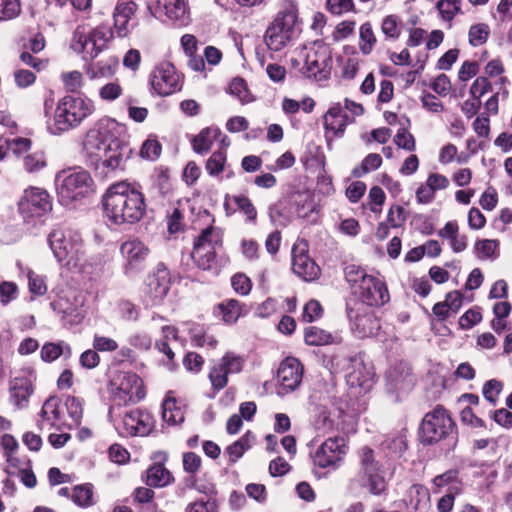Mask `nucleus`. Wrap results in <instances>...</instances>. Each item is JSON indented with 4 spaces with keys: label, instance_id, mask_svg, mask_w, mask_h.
I'll return each mask as SVG.
<instances>
[{
    "label": "nucleus",
    "instance_id": "f257e3e1",
    "mask_svg": "<svg viewBox=\"0 0 512 512\" xmlns=\"http://www.w3.org/2000/svg\"><path fill=\"white\" fill-rule=\"evenodd\" d=\"M105 218L115 225L134 224L146 211L143 193L127 182L112 184L102 199Z\"/></svg>",
    "mask_w": 512,
    "mask_h": 512
},
{
    "label": "nucleus",
    "instance_id": "f03ea898",
    "mask_svg": "<svg viewBox=\"0 0 512 512\" xmlns=\"http://www.w3.org/2000/svg\"><path fill=\"white\" fill-rule=\"evenodd\" d=\"M83 149L92 163H101L111 170L122 167L129 152L128 147L105 128L89 130Z\"/></svg>",
    "mask_w": 512,
    "mask_h": 512
},
{
    "label": "nucleus",
    "instance_id": "7ed1b4c3",
    "mask_svg": "<svg viewBox=\"0 0 512 512\" xmlns=\"http://www.w3.org/2000/svg\"><path fill=\"white\" fill-rule=\"evenodd\" d=\"M94 111L92 100L80 96H64L57 103L52 121L47 122V129L53 135H60L78 127Z\"/></svg>",
    "mask_w": 512,
    "mask_h": 512
},
{
    "label": "nucleus",
    "instance_id": "20e7f679",
    "mask_svg": "<svg viewBox=\"0 0 512 512\" xmlns=\"http://www.w3.org/2000/svg\"><path fill=\"white\" fill-rule=\"evenodd\" d=\"M297 11L294 6L280 11L267 27L264 42L273 52H279L291 44L299 35Z\"/></svg>",
    "mask_w": 512,
    "mask_h": 512
},
{
    "label": "nucleus",
    "instance_id": "39448f33",
    "mask_svg": "<svg viewBox=\"0 0 512 512\" xmlns=\"http://www.w3.org/2000/svg\"><path fill=\"white\" fill-rule=\"evenodd\" d=\"M55 185L59 202L69 206L92 191L93 180L87 171L68 169L56 175Z\"/></svg>",
    "mask_w": 512,
    "mask_h": 512
},
{
    "label": "nucleus",
    "instance_id": "423d86ee",
    "mask_svg": "<svg viewBox=\"0 0 512 512\" xmlns=\"http://www.w3.org/2000/svg\"><path fill=\"white\" fill-rule=\"evenodd\" d=\"M112 37L113 33L107 26H98L90 32L78 26L73 33L70 47L74 52L84 54L85 60L93 59L106 48Z\"/></svg>",
    "mask_w": 512,
    "mask_h": 512
},
{
    "label": "nucleus",
    "instance_id": "0eeeda50",
    "mask_svg": "<svg viewBox=\"0 0 512 512\" xmlns=\"http://www.w3.org/2000/svg\"><path fill=\"white\" fill-rule=\"evenodd\" d=\"M222 245L220 229L209 226L202 230L196 238L191 257L194 263L203 270L212 268L216 259V249Z\"/></svg>",
    "mask_w": 512,
    "mask_h": 512
},
{
    "label": "nucleus",
    "instance_id": "6e6552de",
    "mask_svg": "<svg viewBox=\"0 0 512 512\" xmlns=\"http://www.w3.org/2000/svg\"><path fill=\"white\" fill-rule=\"evenodd\" d=\"M48 244L58 262H70L77 259L82 240L78 233L58 227L48 235Z\"/></svg>",
    "mask_w": 512,
    "mask_h": 512
},
{
    "label": "nucleus",
    "instance_id": "1a4fd4ad",
    "mask_svg": "<svg viewBox=\"0 0 512 512\" xmlns=\"http://www.w3.org/2000/svg\"><path fill=\"white\" fill-rule=\"evenodd\" d=\"M331 69V47L323 42H315L306 54L305 64L302 68L303 74L308 78L321 81L329 77Z\"/></svg>",
    "mask_w": 512,
    "mask_h": 512
},
{
    "label": "nucleus",
    "instance_id": "9d476101",
    "mask_svg": "<svg viewBox=\"0 0 512 512\" xmlns=\"http://www.w3.org/2000/svg\"><path fill=\"white\" fill-rule=\"evenodd\" d=\"M111 385L114 401L118 405L137 403L145 397L143 382L135 373L119 372Z\"/></svg>",
    "mask_w": 512,
    "mask_h": 512
},
{
    "label": "nucleus",
    "instance_id": "9b49d317",
    "mask_svg": "<svg viewBox=\"0 0 512 512\" xmlns=\"http://www.w3.org/2000/svg\"><path fill=\"white\" fill-rule=\"evenodd\" d=\"M453 430V421L442 407L425 415L420 427V439L424 444H433L448 436Z\"/></svg>",
    "mask_w": 512,
    "mask_h": 512
},
{
    "label": "nucleus",
    "instance_id": "f8f14e48",
    "mask_svg": "<svg viewBox=\"0 0 512 512\" xmlns=\"http://www.w3.org/2000/svg\"><path fill=\"white\" fill-rule=\"evenodd\" d=\"M35 379V372L28 367L12 372L9 382V399L17 409L28 406L29 399L34 392Z\"/></svg>",
    "mask_w": 512,
    "mask_h": 512
},
{
    "label": "nucleus",
    "instance_id": "ddd939ff",
    "mask_svg": "<svg viewBox=\"0 0 512 512\" xmlns=\"http://www.w3.org/2000/svg\"><path fill=\"white\" fill-rule=\"evenodd\" d=\"M153 17L162 22H170L179 27L191 22L190 9L186 2H148L147 6Z\"/></svg>",
    "mask_w": 512,
    "mask_h": 512
},
{
    "label": "nucleus",
    "instance_id": "4468645a",
    "mask_svg": "<svg viewBox=\"0 0 512 512\" xmlns=\"http://www.w3.org/2000/svg\"><path fill=\"white\" fill-rule=\"evenodd\" d=\"M359 285L353 292L361 301L357 306H380L390 299L386 284L378 277L369 275Z\"/></svg>",
    "mask_w": 512,
    "mask_h": 512
},
{
    "label": "nucleus",
    "instance_id": "2eb2a0df",
    "mask_svg": "<svg viewBox=\"0 0 512 512\" xmlns=\"http://www.w3.org/2000/svg\"><path fill=\"white\" fill-rule=\"evenodd\" d=\"M347 314L351 322V330L359 338L375 336L380 329L377 317L364 305L356 308L348 307Z\"/></svg>",
    "mask_w": 512,
    "mask_h": 512
},
{
    "label": "nucleus",
    "instance_id": "dca6fc26",
    "mask_svg": "<svg viewBox=\"0 0 512 512\" xmlns=\"http://www.w3.org/2000/svg\"><path fill=\"white\" fill-rule=\"evenodd\" d=\"M151 86L160 96H168L181 89V78L169 62L160 63L151 74Z\"/></svg>",
    "mask_w": 512,
    "mask_h": 512
},
{
    "label": "nucleus",
    "instance_id": "f3484780",
    "mask_svg": "<svg viewBox=\"0 0 512 512\" xmlns=\"http://www.w3.org/2000/svg\"><path fill=\"white\" fill-rule=\"evenodd\" d=\"M346 454L345 440L342 437H330L316 450L313 461L320 468H336Z\"/></svg>",
    "mask_w": 512,
    "mask_h": 512
},
{
    "label": "nucleus",
    "instance_id": "a211bd4d",
    "mask_svg": "<svg viewBox=\"0 0 512 512\" xmlns=\"http://www.w3.org/2000/svg\"><path fill=\"white\" fill-rule=\"evenodd\" d=\"M52 208L49 194L37 187H32L24 192V196L19 202L20 212L27 217L42 216Z\"/></svg>",
    "mask_w": 512,
    "mask_h": 512
},
{
    "label": "nucleus",
    "instance_id": "6ab92c4d",
    "mask_svg": "<svg viewBox=\"0 0 512 512\" xmlns=\"http://www.w3.org/2000/svg\"><path fill=\"white\" fill-rule=\"evenodd\" d=\"M302 377V364L294 357H287L281 362L277 371L278 394L284 395L294 391L301 384Z\"/></svg>",
    "mask_w": 512,
    "mask_h": 512
},
{
    "label": "nucleus",
    "instance_id": "aec40b11",
    "mask_svg": "<svg viewBox=\"0 0 512 512\" xmlns=\"http://www.w3.org/2000/svg\"><path fill=\"white\" fill-rule=\"evenodd\" d=\"M154 427L151 414L141 409L126 413L123 417L122 434L126 436H146Z\"/></svg>",
    "mask_w": 512,
    "mask_h": 512
},
{
    "label": "nucleus",
    "instance_id": "412c9836",
    "mask_svg": "<svg viewBox=\"0 0 512 512\" xmlns=\"http://www.w3.org/2000/svg\"><path fill=\"white\" fill-rule=\"evenodd\" d=\"M305 242L298 243L292 249V269L305 281H312L320 274L319 266L308 256Z\"/></svg>",
    "mask_w": 512,
    "mask_h": 512
},
{
    "label": "nucleus",
    "instance_id": "4be33fe9",
    "mask_svg": "<svg viewBox=\"0 0 512 512\" xmlns=\"http://www.w3.org/2000/svg\"><path fill=\"white\" fill-rule=\"evenodd\" d=\"M362 470L371 493L380 495L386 490V481L378 463L374 461L373 450L364 447L362 449Z\"/></svg>",
    "mask_w": 512,
    "mask_h": 512
},
{
    "label": "nucleus",
    "instance_id": "5701e85b",
    "mask_svg": "<svg viewBox=\"0 0 512 512\" xmlns=\"http://www.w3.org/2000/svg\"><path fill=\"white\" fill-rule=\"evenodd\" d=\"M120 252L125 259V272L137 270L149 255V248L139 239H129L121 244Z\"/></svg>",
    "mask_w": 512,
    "mask_h": 512
},
{
    "label": "nucleus",
    "instance_id": "b1692460",
    "mask_svg": "<svg viewBox=\"0 0 512 512\" xmlns=\"http://www.w3.org/2000/svg\"><path fill=\"white\" fill-rule=\"evenodd\" d=\"M374 372L371 366L363 361L354 360L352 370L346 375V382L352 389L358 390L357 393L368 392L373 385Z\"/></svg>",
    "mask_w": 512,
    "mask_h": 512
},
{
    "label": "nucleus",
    "instance_id": "393cba45",
    "mask_svg": "<svg viewBox=\"0 0 512 512\" xmlns=\"http://www.w3.org/2000/svg\"><path fill=\"white\" fill-rule=\"evenodd\" d=\"M52 307L64 318L68 319L71 324H78L84 317L83 299L80 295L72 293L70 296L60 297L54 301Z\"/></svg>",
    "mask_w": 512,
    "mask_h": 512
},
{
    "label": "nucleus",
    "instance_id": "a878e982",
    "mask_svg": "<svg viewBox=\"0 0 512 512\" xmlns=\"http://www.w3.org/2000/svg\"><path fill=\"white\" fill-rule=\"evenodd\" d=\"M354 121L342 109L339 104L329 108L324 115V128L326 130V137L331 133L332 136H342L346 126Z\"/></svg>",
    "mask_w": 512,
    "mask_h": 512
},
{
    "label": "nucleus",
    "instance_id": "bb28decb",
    "mask_svg": "<svg viewBox=\"0 0 512 512\" xmlns=\"http://www.w3.org/2000/svg\"><path fill=\"white\" fill-rule=\"evenodd\" d=\"M148 293L155 303L160 302L170 289V276L165 267L159 266L157 271L148 277Z\"/></svg>",
    "mask_w": 512,
    "mask_h": 512
},
{
    "label": "nucleus",
    "instance_id": "cd10ccee",
    "mask_svg": "<svg viewBox=\"0 0 512 512\" xmlns=\"http://www.w3.org/2000/svg\"><path fill=\"white\" fill-rule=\"evenodd\" d=\"M136 11L135 2H119L114 11V26L119 37H125L130 32L132 15Z\"/></svg>",
    "mask_w": 512,
    "mask_h": 512
},
{
    "label": "nucleus",
    "instance_id": "c85d7f7f",
    "mask_svg": "<svg viewBox=\"0 0 512 512\" xmlns=\"http://www.w3.org/2000/svg\"><path fill=\"white\" fill-rule=\"evenodd\" d=\"M162 418L170 425L181 424L185 419L184 406L169 391L162 403Z\"/></svg>",
    "mask_w": 512,
    "mask_h": 512
},
{
    "label": "nucleus",
    "instance_id": "c756f323",
    "mask_svg": "<svg viewBox=\"0 0 512 512\" xmlns=\"http://www.w3.org/2000/svg\"><path fill=\"white\" fill-rule=\"evenodd\" d=\"M429 500V491L423 485L414 484L406 492L405 502L416 512H424L428 508Z\"/></svg>",
    "mask_w": 512,
    "mask_h": 512
},
{
    "label": "nucleus",
    "instance_id": "7c9ffc66",
    "mask_svg": "<svg viewBox=\"0 0 512 512\" xmlns=\"http://www.w3.org/2000/svg\"><path fill=\"white\" fill-rule=\"evenodd\" d=\"M221 135L222 133L217 127H207L203 129L193 138L192 146L194 151L198 154L207 153L211 149L214 141Z\"/></svg>",
    "mask_w": 512,
    "mask_h": 512
},
{
    "label": "nucleus",
    "instance_id": "2f4dec72",
    "mask_svg": "<svg viewBox=\"0 0 512 512\" xmlns=\"http://www.w3.org/2000/svg\"><path fill=\"white\" fill-rule=\"evenodd\" d=\"M218 309L222 315V320L228 324H234L239 317L247 313L245 306L236 299H227L221 302Z\"/></svg>",
    "mask_w": 512,
    "mask_h": 512
},
{
    "label": "nucleus",
    "instance_id": "473e14b6",
    "mask_svg": "<svg viewBox=\"0 0 512 512\" xmlns=\"http://www.w3.org/2000/svg\"><path fill=\"white\" fill-rule=\"evenodd\" d=\"M145 481L151 487H164L173 481V477L162 464H154L147 469Z\"/></svg>",
    "mask_w": 512,
    "mask_h": 512
},
{
    "label": "nucleus",
    "instance_id": "72a5a7b5",
    "mask_svg": "<svg viewBox=\"0 0 512 512\" xmlns=\"http://www.w3.org/2000/svg\"><path fill=\"white\" fill-rule=\"evenodd\" d=\"M42 423L47 422L50 426H56L61 422V405L57 397H49L41 409Z\"/></svg>",
    "mask_w": 512,
    "mask_h": 512
},
{
    "label": "nucleus",
    "instance_id": "f704fd0d",
    "mask_svg": "<svg viewBox=\"0 0 512 512\" xmlns=\"http://www.w3.org/2000/svg\"><path fill=\"white\" fill-rule=\"evenodd\" d=\"M60 356H64L66 358L71 356V348L66 342H49L43 345L41 349V359L43 361L52 362L58 359Z\"/></svg>",
    "mask_w": 512,
    "mask_h": 512
},
{
    "label": "nucleus",
    "instance_id": "c9c22d12",
    "mask_svg": "<svg viewBox=\"0 0 512 512\" xmlns=\"http://www.w3.org/2000/svg\"><path fill=\"white\" fill-rule=\"evenodd\" d=\"M116 62L110 61H98L95 63L89 64L85 72L89 79L94 80L98 78H108L115 74L116 72Z\"/></svg>",
    "mask_w": 512,
    "mask_h": 512
},
{
    "label": "nucleus",
    "instance_id": "e433bc0d",
    "mask_svg": "<svg viewBox=\"0 0 512 512\" xmlns=\"http://www.w3.org/2000/svg\"><path fill=\"white\" fill-rule=\"evenodd\" d=\"M189 335L193 345L197 347L208 346L215 348L218 341L212 335H208L203 326L193 323L189 328Z\"/></svg>",
    "mask_w": 512,
    "mask_h": 512
},
{
    "label": "nucleus",
    "instance_id": "4c0bfd02",
    "mask_svg": "<svg viewBox=\"0 0 512 512\" xmlns=\"http://www.w3.org/2000/svg\"><path fill=\"white\" fill-rule=\"evenodd\" d=\"M332 341V335L319 327L311 326L305 330V342L310 346L327 345Z\"/></svg>",
    "mask_w": 512,
    "mask_h": 512
},
{
    "label": "nucleus",
    "instance_id": "58836bf2",
    "mask_svg": "<svg viewBox=\"0 0 512 512\" xmlns=\"http://www.w3.org/2000/svg\"><path fill=\"white\" fill-rule=\"evenodd\" d=\"M382 164V157L377 153L368 154L362 161L359 167L352 170V176L360 178L363 175L378 169Z\"/></svg>",
    "mask_w": 512,
    "mask_h": 512
},
{
    "label": "nucleus",
    "instance_id": "ea45409f",
    "mask_svg": "<svg viewBox=\"0 0 512 512\" xmlns=\"http://www.w3.org/2000/svg\"><path fill=\"white\" fill-rule=\"evenodd\" d=\"M499 241L493 239L479 240L475 243V252L480 260L495 259Z\"/></svg>",
    "mask_w": 512,
    "mask_h": 512
},
{
    "label": "nucleus",
    "instance_id": "a19ab883",
    "mask_svg": "<svg viewBox=\"0 0 512 512\" xmlns=\"http://www.w3.org/2000/svg\"><path fill=\"white\" fill-rule=\"evenodd\" d=\"M23 167L28 173H35L46 166V158L43 152L35 151L25 154L22 158Z\"/></svg>",
    "mask_w": 512,
    "mask_h": 512
},
{
    "label": "nucleus",
    "instance_id": "79ce46f5",
    "mask_svg": "<svg viewBox=\"0 0 512 512\" xmlns=\"http://www.w3.org/2000/svg\"><path fill=\"white\" fill-rule=\"evenodd\" d=\"M376 43V37L370 23H364L360 27L359 48L364 55L371 53Z\"/></svg>",
    "mask_w": 512,
    "mask_h": 512
},
{
    "label": "nucleus",
    "instance_id": "37998d69",
    "mask_svg": "<svg viewBox=\"0 0 512 512\" xmlns=\"http://www.w3.org/2000/svg\"><path fill=\"white\" fill-rule=\"evenodd\" d=\"M490 35V28L485 23L472 25L468 32L469 43L474 46H480L486 43Z\"/></svg>",
    "mask_w": 512,
    "mask_h": 512
},
{
    "label": "nucleus",
    "instance_id": "c03bdc74",
    "mask_svg": "<svg viewBox=\"0 0 512 512\" xmlns=\"http://www.w3.org/2000/svg\"><path fill=\"white\" fill-rule=\"evenodd\" d=\"M344 274L346 281L351 287L352 293L360 286L359 284L369 276L364 269L354 264L347 265L344 269Z\"/></svg>",
    "mask_w": 512,
    "mask_h": 512
},
{
    "label": "nucleus",
    "instance_id": "a18cd8bd",
    "mask_svg": "<svg viewBox=\"0 0 512 512\" xmlns=\"http://www.w3.org/2000/svg\"><path fill=\"white\" fill-rule=\"evenodd\" d=\"M73 501L83 507H88L93 504V487L91 484H84L76 486L72 495Z\"/></svg>",
    "mask_w": 512,
    "mask_h": 512
},
{
    "label": "nucleus",
    "instance_id": "49530a36",
    "mask_svg": "<svg viewBox=\"0 0 512 512\" xmlns=\"http://www.w3.org/2000/svg\"><path fill=\"white\" fill-rule=\"evenodd\" d=\"M250 433H246L238 441L234 442L227 447L226 452L228 453L230 460L235 462L238 460L244 452L250 448Z\"/></svg>",
    "mask_w": 512,
    "mask_h": 512
},
{
    "label": "nucleus",
    "instance_id": "de8ad7c7",
    "mask_svg": "<svg viewBox=\"0 0 512 512\" xmlns=\"http://www.w3.org/2000/svg\"><path fill=\"white\" fill-rule=\"evenodd\" d=\"M226 162V153L224 151H215L206 162V170L211 176L220 174Z\"/></svg>",
    "mask_w": 512,
    "mask_h": 512
},
{
    "label": "nucleus",
    "instance_id": "09e8293b",
    "mask_svg": "<svg viewBox=\"0 0 512 512\" xmlns=\"http://www.w3.org/2000/svg\"><path fill=\"white\" fill-rule=\"evenodd\" d=\"M221 365L225 368L226 373H239L244 364V359L232 352L226 353L220 360Z\"/></svg>",
    "mask_w": 512,
    "mask_h": 512
},
{
    "label": "nucleus",
    "instance_id": "8fccbe9b",
    "mask_svg": "<svg viewBox=\"0 0 512 512\" xmlns=\"http://www.w3.org/2000/svg\"><path fill=\"white\" fill-rule=\"evenodd\" d=\"M64 87L69 92H77L84 83L83 75L79 71H70L61 75Z\"/></svg>",
    "mask_w": 512,
    "mask_h": 512
},
{
    "label": "nucleus",
    "instance_id": "3c124183",
    "mask_svg": "<svg viewBox=\"0 0 512 512\" xmlns=\"http://www.w3.org/2000/svg\"><path fill=\"white\" fill-rule=\"evenodd\" d=\"M233 201L239 211L246 215L249 221H255L257 211L251 200L245 195H237L233 197Z\"/></svg>",
    "mask_w": 512,
    "mask_h": 512
},
{
    "label": "nucleus",
    "instance_id": "603ef678",
    "mask_svg": "<svg viewBox=\"0 0 512 512\" xmlns=\"http://www.w3.org/2000/svg\"><path fill=\"white\" fill-rule=\"evenodd\" d=\"M123 93V89L118 82H109L99 89V97L103 101L112 102L118 99Z\"/></svg>",
    "mask_w": 512,
    "mask_h": 512
},
{
    "label": "nucleus",
    "instance_id": "864d4df0",
    "mask_svg": "<svg viewBox=\"0 0 512 512\" xmlns=\"http://www.w3.org/2000/svg\"><path fill=\"white\" fill-rule=\"evenodd\" d=\"M502 391V383L491 379L487 381L483 386V396L487 401H489L492 405H496L499 395Z\"/></svg>",
    "mask_w": 512,
    "mask_h": 512
},
{
    "label": "nucleus",
    "instance_id": "5fc2aeb1",
    "mask_svg": "<svg viewBox=\"0 0 512 512\" xmlns=\"http://www.w3.org/2000/svg\"><path fill=\"white\" fill-rule=\"evenodd\" d=\"M227 376L228 373H226L225 368L221 365V363L214 366L209 373L211 384L217 390L223 389L227 385Z\"/></svg>",
    "mask_w": 512,
    "mask_h": 512
},
{
    "label": "nucleus",
    "instance_id": "6e6d98bb",
    "mask_svg": "<svg viewBox=\"0 0 512 512\" xmlns=\"http://www.w3.org/2000/svg\"><path fill=\"white\" fill-rule=\"evenodd\" d=\"M65 407L74 425H78L83 414L81 401L76 397L69 396L65 401Z\"/></svg>",
    "mask_w": 512,
    "mask_h": 512
},
{
    "label": "nucleus",
    "instance_id": "4d7b16f0",
    "mask_svg": "<svg viewBox=\"0 0 512 512\" xmlns=\"http://www.w3.org/2000/svg\"><path fill=\"white\" fill-rule=\"evenodd\" d=\"M383 446L391 453L401 455L407 448L406 438L400 434L389 437L383 442Z\"/></svg>",
    "mask_w": 512,
    "mask_h": 512
},
{
    "label": "nucleus",
    "instance_id": "13d9d810",
    "mask_svg": "<svg viewBox=\"0 0 512 512\" xmlns=\"http://www.w3.org/2000/svg\"><path fill=\"white\" fill-rule=\"evenodd\" d=\"M26 270L30 292L35 295H44L47 291L44 279L40 275L35 274L31 269L27 268Z\"/></svg>",
    "mask_w": 512,
    "mask_h": 512
},
{
    "label": "nucleus",
    "instance_id": "bf43d9fd",
    "mask_svg": "<svg viewBox=\"0 0 512 512\" xmlns=\"http://www.w3.org/2000/svg\"><path fill=\"white\" fill-rule=\"evenodd\" d=\"M161 145L156 139H147L140 150L142 158L148 160H155L160 156Z\"/></svg>",
    "mask_w": 512,
    "mask_h": 512
},
{
    "label": "nucleus",
    "instance_id": "052dcab7",
    "mask_svg": "<svg viewBox=\"0 0 512 512\" xmlns=\"http://www.w3.org/2000/svg\"><path fill=\"white\" fill-rule=\"evenodd\" d=\"M370 201V210L373 213H380L382 205L385 202L386 196L382 188L379 186H373L368 195Z\"/></svg>",
    "mask_w": 512,
    "mask_h": 512
},
{
    "label": "nucleus",
    "instance_id": "680f3d73",
    "mask_svg": "<svg viewBox=\"0 0 512 512\" xmlns=\"http://www.w3.org/2000/svg\"><path fill=\"white\" fill-rule=\"evenodd\" d=\"M459 2H437V10L443 20L451 22L456 14L461 13Z\"/></svg>",
    "mask_w": 512,
    "mask_h": 512
},
{
    "label": "nucleus",
    "instance_id": "e2e57ef3",
    "mask_svg": "<svg viewBox=\"0 0 512 512\" xmlns=\"http://www.w3.org/2000/svg\"><path fill=\"white\" fill-rule=\"evenodd\" d=\"M18 287L16 283L11 281H3L0 284V303L6 306L12 300L16 299Z\"/></svg>",
    "mask_w": 512,
    "mask_h": 512
},
{
    "label": "nucleus",
    "instance_id": "0e129e2a",
    "mask_svg": "<svg viewBox=\"0 0 512 512\" xmlns=\"http://www.w3.org/2000/svg\"><path fill=\"white\" fill-rule=\"evenodd\" d=\"M31 144L32 143L30 139L17 137L9 140V149H11L17 157L23 158L25 154L30 152Z\"/></svg>",
    "mask_w": 512,
    "mask_h": 512
},
{
    "label": "nucleus",
    "instance_id": "69168bd1",
    "mask_svg": "<svg viewBox=\"0 0 512 512\" xmlns=\"http://www.w3.org/2000/svg\"><path fill=\"white\" fill-rule=\"evenodd\" d=\"M20 2H0V21H6L20 14Z\"/></svg>",
    "mask_w": 512,
    "mask_h": 512
},
{
    "label": "nucleus",
    "instance_id": "338daca9",
    "mask_svg": "<svg viewBox=\"0 0 512 512\" xmlns=\"http://www.w3.org/2000/svg\"><path fill=\"white\" fill-rule=\"evenodd\" d=\"M322 314V306L317 300H310L305 304L303 309V320L306 322H313L318 319Z\"/></svg>",
    "mask_w": 512,
    "mask_h": 512
},
{
    "label": "nucleus",
    "instance_id": "774afa93",
    "mask_svg": "<svg viewBox=\"0 0 512 512\" xmlns=\"http://www.w3.org/2000/svg\"><path fill=\"white\" fill-rule=\"evenodd\" d=\"M185 512H216V504L213 500L201 498L190 503Z\"/></svg>",
    "mask_w": 512,
    "mask_h": 512
}]
</instances>
